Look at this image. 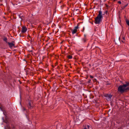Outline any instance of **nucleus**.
Wrapping results in <instances>:
<instances>
[{"mask_svg": "<svg viewBox=\"0 0 129 129\" xmlns=\"http://www.w3.org/2000/svg\"><path fill=\"white\" fill-rule=\"evenodd\" d=\"M67 57L69 59H71L72 58V56L71 55H68L67 56Z\"/></svg>", "mask_w": 129, "mask_h": 129, "instance_id": "1a4fd4ad", "label": "nucleus"}, {"mask_svg": "<svg viewBox=\"0 0 129 129\" xmlns=\"http://www.w3.org/2000/svg\"><path fill=\"white\" fill-rule=\"evenodd\" d=\"M68 41V42H69V43H70V41Z\"/></svg>", "mask_w": 129, "mask_h": 129, "instance_id": "393cba45", "label": "nucleus"}, {"mask_svg": "<svg viewBox=\"0 0 129 129\" xmlns=\"http://www.w3.org/2000/svg\"><path fill=\"white\" fill-rule=\"evenodd\" d=\"M23 111H25L26 110V109L24 107H23Z\"/></svg>", "mask_w": 129, "mask_h": 129, "instance_id": "dca6fc26", "label": "nucleus"}, {"mask_svg": "<svg viewBox=\"0 0 129 129\" xmlns=\"http://www.w3.org/2000/svg\"><path fill=\"white\" fill-rule=\"evenodd\" d=\"M11 127L12 129H15V127L13 124H11Z\"/></svg>", "mask_w": 129, "mask_h": 129, "instance_id": "f8f14e48", "label": "nucleus"}, {"mask_svg": "<svg viewBox=\"0 0 129 129\" xmlns=\"http://www.w3.org/2000/svg\"><path fill=\"white\" fill-rule=\"evenodd\" d=\"M121 41L123 43H124L125 42V41Z\"/></svg>", "mask_w": 129, "mask_h": 129, "instance_id": "aec40b11", "label": "nucleus"}, {"mask_svg": "<svg viewBox=\"0 0 129 129\" xmlns=\"http://www.w3.org/2000/svg\"><path fill=\"white\" fill-rule=\"evenodd\" d=\"M126 22L127 25L129 26V20H126Z\"/></svg>", "mask_w": 129, "mask_h": 129, "instance_id": "4468645a", "label": "nucleus"}, {"mask_svg": "<svg viewBox=\"0 0 129 129\" xmlns=\"http://www.w3.org/2000/svg\"><path fill=\"white\" fill-rule=\"evenodd\" d=\"M118 91L121 93L129 90V82H126L125 84L120 85L118 88Z\"/></svg>", "mask_w": 129, "mask_h": 129, "instance_id": "f257e3e1", "label": "nucleus"}, {"mask_svg": "<svg viewBox=\"0 0 129 129\" xmlns=\"http://www.w3.org/2000/svg\"><path fill=\"white\" fill-rule=\"evenodd\" d=\"M52 67H53V68H54V67L53 65V66H52Z\"/></svg>", "mask_w": 129, "mask_h": 129, "instance_id": "5701e85b", "label": "nucleus"}, {"mask_svg": "<svg viewBox=\"0 0 129 129\" xmlns=\"http://www.w3.org/2000/svg\"><path fill=\"white\" fill-rule=\"evenodd\" d=\"M118 129H122V127H120L118 128Z\"/></svg>", "mask_w": 129, "mask_h": 129, "instance_id": "412c9836", "label": "nucleus"}, {"mask_svg": "<svg viewBox=\"0 0 129 129\" xmlns=\"http://www.w3.org/2000/svg\"><path fill=\"white\" fill-rule=\"evenodd\" d=\"M27 30L25 26L22 27V32L23 33H25Z\"/></svg>", "mask_w": 129, "mask_h": 129, "instance_id": "0eeeda50", "label": "nucleus"}, {"mask_svg": "<svg viewBox=\"0 0 129 129\" xmlns=\"http://www.w3.org/2000/svg\"><path fill=\"white\" fill-rule=\"evenodd\" d=\"M116 123H118V124H120L121 122V120L120 119H119L117 120L116 121Z\"/></svg>", "mask_w": 129, "mask_h": 129, "instance_id": "6e6552de", "label": "nucleus"}, {"mask_svg": "<svg viewBox=\"0 0 129 129\" xmlns=\"http://www.w3.org/2000/svg\"><path fill=\"white\" fill-rule=\"evenodd\" d=\"M85 127L87 128V129H89V126L88 125H86Z\"/></svg>", "mask_w": 129, "mask_h": 129, "instance_id": "ddd939ff", "label": "nucleus"}, {"mask_svg": "<svg viewBox=\"0 0 129 129\" xmlns=\"http://www.w3.org/2000/svg\"><path fill=\"white\" fill-rule=\"evenodd\" d=\"M6 43L8 44L9 47L11 48H14L15 44L14 43V42L13 41L12 42H9L7 41H5Z\"/></svg>", "mask_w": 129, "mask_h": 129, "instance_id": "20e7f679", "label": "nucleus"}, {"mask_svg": "<svg viewBox=\"0 0 129 129\" xmlns=\"http://www.w3.org/2000/svg\"><path fill=\"white\" fill-rule=\"evenodd\" d=\"M90 78H93V77L92 76H91V75L90 76Z\"/></svg>", "mask_w": 129, "mask_h": 129, "instance_id": "a211bd4d", "label": "nucleus"}, {"mask_svg": "<svg viewBox=\"0 0 129 129\" xmlns=\"http://www.w3.org/2000/svg\"><path fill=\"white\" fill-rule=\"evenodd\" d=\"M7 40V38H4V40H5V41L6 40Z\"/></svg>", "mask_w": 129, "mask_h": 129, "instance_id": "f3484780", "label": "nucleus"}, {"mask_svg": "<svg viewBox=\"0 0 129 129\" xmlns=\"http://www.w3.org/2000/svg\"><path fill=\"white\" fill-rule=\"evenodd\" d=\"M103 17V14L102 11H100L98 15L95 19V23L97 24H99Z\"/></svg>", "mask_w": 129, "mask_h": 129, "instance_id": "f03ea898", "label": "nucleus"}, {"mask_svg": "<svg viewBox=\"0 0 129 129\" xmlns=\"http://www.w3.org/2000/svg\"><path fill=\"white\" fill-rule=\"evenodd\" d=\"M118 3L120 4H121V2L120 1H119L118 2Z\"/></svg>", "mask_w": 129, "mask_h": 129, "instance_id": "6ab92c4d", "label": "nucleus"}, {"mask_svg": "<svg viewBox=\"0 0 129 129\" xmlns=\"http://www.w3.org/2000/svg\"><path fill=\"white\" fill-rule=\"evenodd\" d=\"M123 40H125V39H124V38H123Z\"/></svg>", "mask_w": 129, "mask_h": 129, "instance_id": "bb28decb", "label": "nucleus"}, {"mask_svg": "<svg viewBox=\"0 0 129 129\" xmlns=\"http://www.w3.org/2000/svg\"><path fill=\"white\" fill-rule=\"evenodd\" d=\"M28 103L27 104V106L29 109H33L34 107V105L33 103V102L32 100H28Z\"/></svg>", "mask_w": 129, "mask_h": 129, "instance_id": "7ed1b4c3", "label": "nucleus"}, {"mask_svg": "<svg viewBox=\"0 0 129 129\" xmlns=\"http://www.w3.org/2000/svg\"><path fill=\"white\" fill-rule=\"evenodd\" d=\"M84 129H87L85 127L84 128Z\"/></svg>", "mask_w": 129, "mask_h": 129, "instance_id": "4be33fe9", "label": "nucleus"}, {"mask_svg": "<svg viewBox=\"0 0 129 129\" xmlns=\"http://www.w3.org/2000/svg\"><path fill=\"white\" fill-rule=\"evenodd\" d=\"M106 96L108 97L109 99H111L112 97V95L107 94V96Z\"/></svg>", "mask_w": 129, "mask_h": 129, "instance_id": "9b49d317", "label": "nucleus"}, {"mask_svg": "<svg viewBox=\"0 0 129 129\" xmlns=\"http://www.w3.org/2000/svg\"><path fill=\"white\" fill-rule=\"evenodd\" d=\"M126 121L124 119H122L121 120L120 124L122 126H124L126 124Z\"/></svg>", "mask_w": 129, "mask_h": 129, "instance_id": "39448f33", "label": "nucleus"}, {"mask_svg": "<svg viewBox=\"0 0 129 129\" xmlns=\"http://www.w3.org/2000/svg\"><path fill=\"white\" fill-rule=\"evenodd\" d=\"M3 119L4 122L5 123L7 124H8L9 123L8 121L7 120H5L3 119Z\"/></svg>", "mask_w": 129, "mask_h": 129, "instance_id": "9d476101", "label": "nucleus"}, {"mask_svg": "<svg viewBox=\"0 0 129 129\" xmlns=\"http://www.w3.org/2000/svg\"><path fill=\"white\" fill-rule=\"evenodd\" d=\"M7 128H8V129H10V126H9V125L8 124L7 125Z\"/></svg>", "mask_w": 129, "mask_h": 129, "instance_id": "2eb2a0df", "label": "nucleus"}, {"mask_svg": "<svg viewBox=\"0 0 129 129\" xmlns=\"http://www.w3.org/2000/svg\"><path fill=\"white\" fill-rule=\"evenodd\" d=\"M63 41H62V42H61L60 44H61L63 42Z\"/></svg>", "mask_w": 129, "mask_h": 129, "instance_id": "b1692460", "label": "nucleus"}, {"mask_svg": "<svg viewBox=\"0 0 129 129\" xmlns=\"http://www.w3.org/2000/svg\"><path fill=\"white\" fill-rule=\"evenodd\" d=\"M30 41V43H31V42H32V41Z\"/></svg>", "mask_w": 129, "mask_h": 129, "instance_id": "a878e982", "label": "nucleus"}, {"mask_svg": "<svg viewBox=\"0 0 129 129\" xmlns=\"http://www.w3.org/2000/svg\"><path fill=\"white\" fill-rule=\"evenodd\" d=\"M78 26H77L75 27L74 29L72 30V33L73 34H74L76 33L77 29H78Z\"/></svg>", "mask_w": 129, "mask_h": 129, "instance_id": "423d86ee", "label": "nucleus"}, {"mask_svg": "<svg viewBox=\"0 0 129 129\" xmlns=\"http://www.w3.org/2000/svg\"><path fill=\"white\" fill-rule=\"evenodd\" d=\"M89 44H88V46H89Z\"/></svg>", "mask_w": 129, "mask_h": 129, "instance_id": "cd10ccee", "label": "nucleus"}]
</instances>
